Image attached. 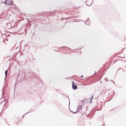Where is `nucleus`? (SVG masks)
<instances>
[{"label":"nucleus","mask_w":126,"mask_h":126,"mask_svg":"<svg viewBox=\"0 0 126 126\" xmlns=\"http://www.w3.org/2000/svg\"><path fill=\"white\" fill-rule=\"evenodd\" d=\"M76 112H75V113H76Z\"/></svg>","instance_id":"9d476101"},{"label":"nucleus","mask_w":126,"mask_h":126,"mask_svg":"<svg viewBox=\"0 0 126 126\" xmlns=\"http://www.w3.org/2000/svg\"><path fill=\"white\" fill-rule=\"evenodd\" d=\"M93 95H92V96L91 97V98L90 99V100H91L90 101V103H92V98H93Z\"/></svg>","instance_id":"39448f33"},{"label":"nucleus","mask_w":126,"mask_h":126,"mask_svg":"<svg viewBox=\"0 0 126 126\" xmlns=\"http://www.w3.org/2000/svg\"><path fill=\"white\" fill-rule=\"evenodd\" d=\"M5 40H6V41H8V39L7 38L5 39V40L4 39L3 41V42H5Z\"/></svg>","instance_id":"0eeeda50"},{"label":"nucleus","mask_w":126,"mask_h":126,"mask_svg":"<svg viewBox=\"0 0 126 126\" xmlns=\"http://www.w3.org/2000/svg\"><path fill=\"white\" fill-rule=\"evenodd\" d=\"M83 77V75H82L81 76H80V77Z\"/></svg>","instance_id":"1a4fd4ad"},{"label":"nucleus","mask_w":126,"mask_h":126,"mask_svg":"<svg viewBox=\"0 0 126 126\" xmlns=\"http://www.w3.org/2000/svg\"><path fill=\"white\" fill-rule=\"evenodd\" d=\"M77 111H78L80 110H81L82 109V108L81 106H78L77 108Z\"/></svg>","instance_id":"7ed1b4c3"},{"label":"nucleus","mask_w":126,"mask_h":126,"mask_svg":"<svg viewBox=\"0 0 126 126\" xmlns=\"http://www.w3.org/2000/svg\"><path fill=\"white\" fill-rule=\"evenodd\" d=\"M90 22L89 21H88L86 22V24L87 25H89L90 24Z\"/></svg>","instance_id":"20e7f679"},{"label":"nucleus","mask_w":126,"mask_h":126,"mask_svg":"<svg viewBox=\"0 0 126 126\" xmlns=\"http://www.w3.org/2000/svg\"><path fill=\"white\" fill-rule=\"evenodd\" d=\"M7 70L5 72V77H6L7 76Z\"/></svg>","instance_id":"423d86ee"},{"label":"nucleus","mask_w":126,"mask_h":126,"mask_svg":"<svg viewBox=\"0 0 126 126\" xmlns=\"http://www.w3.org/2000/svg\"><path fill=\"white\" fill-rule=\"evenodd\" d=\"M92 3H91V4H88V2H87V3H86V4H87V5L90 6L92 4Z\"/></svg>","instance_id":"6e6552de"},{"label":"nucleus","mask_w":126,"mask_h":126,"mask_svg":"<svg viewBox=\"0 0 126 126\" xmlns=\"http://www.w3.org/2000/svg\"><path fill=\"white\" fill-rule=\"evenodd\" d=\"M72 87L73 90H75L76 89H77V85H75L73 81H72Z\"/></svg>","instance_id":"f03ea898"},{"label":"nucleus","mask_w":126,"mask_h":126,"mask_svg":"<svg viewBox=\"0 0 126 126\" xmlns=\"http://www.w3.org/2000/svg\"><path fill=\"white\" fill-rule=\"evenodd\" d=\"M2 2L5 3L6 5H8L9 6H11L12 5L11 0H1Z\"/></svg>","instance_id":"f257e3e1"}]
</instances>
